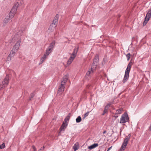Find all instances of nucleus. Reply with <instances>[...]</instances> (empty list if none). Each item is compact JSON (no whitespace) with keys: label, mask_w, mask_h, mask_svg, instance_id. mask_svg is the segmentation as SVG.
<instances>
[{"label":"nucleus","mask_w":151,"mask_h":151,"mask_svg":"<svg viewBox=\"0 0 151 151\" xmlns=\"http://www.w3.org/2000/svg\"><path fill=\"white\" fill-rule=\"evenodd\" d=\"M99 61V56L98 54H96L95 56V58L93 60V64L91 66V68L89 69L86 73V77H88L90 76V75L94 71V70L96 69L97 67L96 64Z\"/></svg>","instance_id":"nucleus-1"},{"label":"nucleus","mask_w":151,"mask_h":151,"mask_svg":"<svg viewBox=\"0 0 151 151\" xmlns=\"http://www.w3.org/2000/svg\"><path fill=\"white\" fill-rule=\"evenodd\" d=\"M68 74H67L63 77V80L61 81V84L58 91V93L61 94L64 91L65 88V85L68 79Z\"/></svg>","instance_id":"nucleus-2"},{"label":"nucleus","mask_w":151,"mask_h":151,"mask_svg":"<svg viewBox=\"0 0 151 151\" xmlns=\"http://www.w3.org/2000/svg\"><path fill=\"white\" fill-rule=\"evenodd\" d=\"M78 47H75L73 50V52L71 54V56L70 57L69 60L67 62V65H69L72 62L73 60L76 56L77 54L78 51Z\"/></svg>","instance_id":"nucleus-3"},{"label":"nucleus","mask_w":151,"mask_h":151,"mask_svg":"<svg viewBox=\"0 0 151 151\" xmlns=\"http://www.w3.org/2000/svg\"><path fill=\"white\" fill-rule=\"evenodd\" d=\"M129 119V117L127 113H125L121 116L120 120V123H124L127 122Z\"/></svg>","instance_id":"nucleus-4"},{"label":"nucleus","mask_w":151,"mask_h":151,"mask_svg":"<svg viewBox=\"0 0 151 151\" xmlns=\"http://www.w3.org/2000/svg\"><path fill=\"white\" fill-rule=\"evenodd\" d=\"M21 41V39L20 38L18 41H17L13 47L12 49L14 50V51H15L16 52H17L19 48Z\"/></svg>","instance_id":"nucleus-5"},{"label":"nucleus","mask_w":151,"mask_h":151,"mask_svg":"<svg viewBox=\"0 0 151 151\" xmlns=\"http://www.w3.org/2000/svg\"><path fill=\"white\" fill-rule=\"evenodd\" d=\"M17 52H16L15 51L12 49L10 54L8 56L7 58V60L9 61L11 60L13 58L15 54Z\"/></svg>","instance_id":"nucleus-6"},{"label":"nucleus","mask_w":151,"mask_h":151,"mask_svg":"<svg viewBox=\"0 0 151 151\" xmlns=\"http://www.w3.org/2000/svg\"><path fill=\"white\" fill-rule=\"evenodd\" d=\"M26 29V28H25V27H23L22 28H21V29H20L19 31L17 33V34H16L15 36V37L12 38V40H15V37H16L17 36V35H22L21 34V33H24L25 32V31Z\"/></svg>","instance_id":"nucleus-7"},{"label":"nucleus","mask_w":151,"mask_h":151,"mask_svg":"<svg viewBox=\"0 0 151 151\" xmlns=\"http://www.w3.org/2000/svg\"><path fill=\"white\" fill-rule=\"evenodd\" d=\"M9 77L8 75H6L4 80L2 82V84L4 86L7 85L9 83Z\"/></svg>","instance_id":"nucleus-8"},{"label":"nucleus","mask_w":151,"mask_h":151,"mask_svg":"<svg viewBox=\"0 0 151 151\" xmlns=\"http://www.w3.org/2000/svg\"><path fill=\"white\" fill-rule=\"evenodd\" d=\"M131 137V134H129L128 135L126 136L124 139V141L123 144V145H124V146H126L127 143L129 141V140L130 137Z\"/></svg>","instance_id":"nucleus-9"},{"label":"nucleus","mask_w":151,"mask_h":151,"mask_svg":"<svg viewBox=\"0 0 151 151\" xmlns=\"http://www.w3.org/2000/svg\"><path fill=\"white\" fill-rule=\"evenodd\" d=\"M129 73L125 72L124 76L122 80V82L124 83L126 82L128 80L129 78Z\"/></svg>","instance_id":"nucleus-10"},{"label":"nucleus","mask_w":151,"mask_h":151,"mask_svg":"<svg viewBox=\"0 0 151 151\" xmlns=\"http://www.w3.org/2000/svg\"><path fill=\"white\" fill-rule=\"evenodd\" d=\"M56 25L54 23H52L50 25V27L48 29V31L49 32H51L53 31L55 29L56 27Z\"/></svg>","instance_id":"nucleus-11"},{"label":"nucleus","mask_w":151,"mask_h":151,"mask_svg":"<svg viewBox=\"0 0 151 151\" xmlns=\"http://www.w3.org/2000/svg\"><path fill=\"white\" fill-rule=\"evenodd\" d=\"M18 5L17 4H15L12 9L10 11L11 13L15 14L17 12V9L18 8Z\"/></svg>","instance_id":"nucleus-12"},{"label":"nucleus","mask_w":151,"mask_h":151,"mask_svg":"<svg viewBox=\"0 0 151 151\" xmlns=\"http://www.w3.org/2000/svg\"><path fill=\"white\" fill-rule=\"evenodd\" d=\"M92 86L91 85H88L86 86V89L85 91V94L90 93V90Z\"/></svg>","instance_id":"nucleus-13"},{"label":"nucleus","mask_w":151,"mask_h":151,"mask_svg":"<svg viewBox=\"0 0 151 151\" xmlns=\"http://www.w3.org/2000/svg\"><path fill=\"white\" fill-rule=\"evenodd\" d=\"M58 14L56 15L55 16L54 19L52 23L55 24L56 25H57L58 22Z\"/></svg>","instance_id":"nucleus-14"},{"label":"nucleus","mask_w":151,"mask_h":151,"mask_svg":"<svg viewBox=\"0 0 151 151\" xmlns=\"http://www.w3.org/2000/svg\"><path fill=\"white\" fill-rule=\"evenodd\" d=\"M98 143H94L88 147V149L89 150H91L98 146Z\"/></svg>","instance_id":"nucleus-15"},{"label":"nucleus","mask_w":151,"mask_h":151,"mask_svg":"<svg viewBox=\"0 0 151 151\" xmlns=\"http://www.w3.org/2000/svg\"><path fill=\"white\" fill-rule=\"evenodd\" d=\"M67 125L68 124L66 123L63 122L60 129L61 131H62V129L63 130V129L66 128Z\"/></svg>","instance_id":"nucleus-16"},{"label":"nucleus","mask_w":151,"mask_h":151,"mask_svg":"<svg viewBox=\"0 0 151 151\" xmlns=\"http://www.w3.org/2000/svg\"><path fill=\"white\" fill-rule=\"evenodd\" d=\"M131 62H130L128 65L127 68L125 70V72L129 73L131 67Z\"/></svg>","instance_id":"nucleus-17"},{"label":"nucleus","mask_w":151,"mask_h":151,"mask_svg":"<svg viewBox=\"0 0 151 151\" xmlns=\"http://www.w3.org/2000/svg\"><path fill=\"white\" fill-rule=\"evenodd\" d=\"M147 17L150 19L151 17V7L149 9L147 13L146 16Z\"/></svg>","instance_id":"nucleus-18"},{"label":"nucleus","mask_w":151,"mask_h":151,"mask_svg":"<svg viewBox=\"0 0 151 151\" xmlns=\"http://www.w3.org/2000/svg\"><path fill=\"white\" fill-rule=\"evenodd\" d=\"M46 55H44L43 56H42L40 59V63H39V64H40L43 63L44 60L46 59Z\"/></svg>","instance_id":"nucleus-19"},{"label":"nucleus","mask_w":151,"mask_h":151,"mask_svg":"<svg viewBox=\"0 0 151 151\" xmlns=\"http://www.w3.org/2000/svg\"><path fill=\"white\" fill-rule=\"evenodd\" d=\"M149 18L147 17H145V20L143 24V26H145L146 24L149 21Z\"/></svg>","instance_id":"nucleus-20"},{"label":"nucleus","mask_w":151,"mask_h":151,"mask_svg":"<svg viewBox=\"0 0 151 151\" xmlns=\"http://www.w3.org/2000/svg\"><path fill=\"white\" fill-rule=\"evenodd\" d=\"M108 106H106L104 108V110L103 111V113L102 114V115H104L108 111Z\"/></svg>","instance_id":"nucleus-21"},{"label":"nucleus","mask_w":151,"mask_h":151,"mask_svg":"<svg viewBox=\"0 0 151 151\" xmlns=\"http://www.w3.org/2000/svg\"><path fill=\"white\" fill-rule=\"evenodd\" d=\"M81 118L80 116H78L76 119V122L77 123H79L81 121Z\"/></svg>","instance_id":"nucleus-22"},{"label":"nucleus","mask_w":151,"mask_h":151,"mask_svg":"<svg viewBox=\"0 0 151 151\" xmlns=\"http://www.w3.org/2000/svg\"><path fill=\"white\" fill-rule=\"evenodd\" d=\"M55 45V42L54 41H53L50 44L49 46V47L50 48H51L52 49H53V47H54V46Z\"/></svg>","instance_id":"nucleus-23"},{"label":"nucleus","mask_w":151,"mask_h":151,"mask_svg":"<svg viewBox=\"0 0 151 151\" xmlns=\"http://www.w3.org/2000/svg\"><path fill=\"white\" fill-rule=\"evenodd\" d=\"M70 118V116L69 115H68L64 119V122L66 123L68 121Z\"/></svg>","instance_id":"nucleus-24"},{"label":"nucleus","mask_w":151,"mask_h":151,"mask_svg":"<svg viewBox=\"0 0 151 151\" xmlns=\"http://www.w3.org/2000/svg\"><path fill=\"white\" fill-rule=\"evenodd\" d=\"M122 109H119L116 110V112L115 113V115L116 114H120L121 113L122 111Z\"/></svg>","instance_id":"nucleus-25"},{"label":"nucleus","mask_w":151,"mask_h":151,"mask_svg":"<svg viewBox=\"0 0 151 151\" xmlns=\"http://www.w3.org/2000/svg\"><path fill=\"white\" fill-rule=\"evenodd\" d=\"M73 148L74 149V151H76V150L78 149L79 148V147L76 144H75L73 146Z\"/></svg>","instance_id":"nucleus-26"},{"label":"nucleus","mask_w":151,"mask_h":151,"mask_svg":"<svg viewBox=\"0 0 151 151\" xmlns=\"http://www.w3.org/2000/svg\"><path fill=\"white\" fill-rule=\"evenodd\" d=\"M124 145H123V144H122V147L120 149V151H124L125 148L126 146H124Z\"/></svg>","instance_id":"nucleus-27"},{"label":"nucleus","mask_w":151,"mask_h":151,"mask_svg":"<svg viewBox=\"0 0 151 151\" xmlns=\"http://www.w3.org/2000/svg\"><path fill=\"white\" fill-rule=\"evenodd\" d=\"M14 14H15L12 13H11V12H10L9 13V18L11 19H12L14 17Z\"/></svg>","instance_id":"nucleus-28"},{"label":"nucleus","mask_w":151,"mask_h":151,"mask_svg":"<svg viewBox=\"0 0 151 151\" xmlns=\"http://www.w3.org/2000/svg\"><path fill=\"white\" fill-rule=\"evenodd\" d=\"M89 113V112L88 111V112H86V113L85 114L84 116H83V119H84L86 117H87Z\"/></svg>","instance_id":"nucleus-29"},{"label":"nucleus","mask_w":151,"mask_h":151,"mask_svg":"<svg viewBox=\"0 0 151 151\" xmlns=\"http://www.w3.org/2000/svg\"><path fill=\"white\" fill-rule=\"evenodd\" d=\"M5 147V145L4 143L0 145V149H3Z\"/></svg>","instance_id":"nucleus-30"},{"label":"nucleus","mask_w":151,"mask_h":151,"mask_svg":"<svg viewBox=\"0 0 151 151\" xmlns=\"http://www.w3.org/2000/svg\"><path fill=\"white\" fill-rule=\"evenodd\" d=\"M52 49L50 47H48V48L46 50L48 52H52Z\"/></svg>","instance_id":"nucleus-31"},{"label":"nucleus","mask_w":151,"mask_h":151,"mask_svg":"<svg viewBox=\"0 0 151 151\" xmlns=\"http://www.w3.org/2000/svg\"><path fill=\"white\" fill-rule=\"evenodd\" d=\"M130 53H128L127 55H126V56H127V60L128 61L129 60V59H130Z\"/></svg>","instance_id":"nucleus-32"},{"label":"nucleus","mask_w":151,"mask_h":151,"mask_svg":"<svg viewBox=\"0 0 151 151\" xmlns=\"http://www.w3.org/2000/svg\"><path fill=\"white\" fill-rule=\"evenodd\" d=\"M50 52H48L47 50H46V53L44 55H46V57H47V56H48L50 53Z\"/></svg>","instance_id":"nucleus-33"},{"label":"nucleus","mask_w":151,"mask_h":151,"mask_svg":"<svg viewBox=\"0 0 151 151\" xmlns=\"http://www.w3.org/2000/svg\"><path fill=\"white\" fill-rule=\"evenodd\" d=\"M45 147L44 146L42 147L38 151H42L44 149Z\"/></svg>","instance_id":"nucleus-34"},{"label":"nucleus","mask_w":151,"mask_h":151,"mask_svg":"<svg viewBox=\"0 0 151 151\" xmlns=\"http://www.w3.org/2000/svg\"><path fill=\"white\" fill-rule=\"evenodd\" d=\"M9 21V19H5L4 20V22L5 23L8 22Z\"/></svg>","instance_id":"nucleus-35"},{"label":"nucleus","mask_w":151,"mask_h":151,"mask_svg":"<svg viewBox=\"0 0 151 151\" xmlns=\"http://www.w3.org/2000/svg\"><path fill=\"white\" fill-rule=\"evenodd\" d=\"M32 147L34 150L33 151H36V148L35 146L33 145L32 146Z\"/></svg>","instance_id":"nucleus-36"},{"label":"nucleus","mask_w":151,"mask_h":151,"mask_svg":"<svg viewBox=\"0 0 151 151\" xmlns=\"http://www.w3.org/2000/svg\"><path fill=\"white\" fill-rule=\"evenodd\" d=\"M111 104V103H108L107 104V105L106 106H108V108H109V107Z\"/></svg>","instance_id":"nucleus-37"},{"label":"nucleus","mask_w":151,"mask_h":151,"mask_svg":"<svg viewBox=\"0 0 151 151\" xmlns=\"http://www.w3.org/2000/svg\"><path fill=\"white\" fill-rule=\"evenodd\" d=\"M34 97V95H31V97H30L29 98V100H31V99L32 98Z\"/></svg>","instance_id":"nucleus-38"},{"label":"nucleus","mask_w":151,"mask_h":151,"mask_svg":"<svg viewBox=\"0 0 151 151\" xmlns=\"http://www.w3.org/2000/svg\"><path fill=\"white\" fill-rule=\"evenodd\" d=\"M112 146L110 147L107 150H108V151H109L112 148Z\"/></svg>","instance_id":"nucleus-39"},{"label":"nucleus","mask_w":151,"mask_h":151,"mask_svg":"<svg viewBox=\"0 0 151 151\" xmlns=\"http://www.w3.org/2000/svg\"><path fill=\"white\" fill-rule=\"evenodd\" d=\"M106 132V130H105L103 132V134H105Z\"/></svg>","instance_id":"nucleus-40"},{"label":"nucleus","mask_w":151,"mask_h":151,"mask_svg":"<svg viewBox=\"0 0 151 151\" xmlns=\"http://www.w3.org/2000/svg\"><path fill=\"white\" fill-rule=\"evenodd\" d=\"M118 117V116H115V118H117Z\"/></svg>","instance_id":"nucleus-41"},{"label":"nucleus","mask_w":151,"mask_h":151,"mask_svg":"<svg viewBox=\"0 0 151 151\" xmlns=\"http://www.w3.org/2000/svg\"><path fill=\"white\" fill-rule=\"evenodd\" d=\"M106 151H108V150H107Z\"/></svg>","instance_id":"nucleus-42"}]
</instances>
